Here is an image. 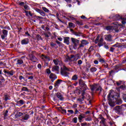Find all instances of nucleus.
<instances>
[{"instance_id": "1", "label": "nucleus", "mask_w": 126, "mask_h": 126, "mask_svg": "<svg viewBox=\"0 0 126 126\" xmlns=\"http://www.w3.org/2000/svg\"><path fill=\"white\" fill-rule=\"evenodd\" d=\"M108 100L109 101V105L111 107H115V104L117 105H121L123 103V100L122 99L118 98L117 96L112 95V93H109L107 95Z\"/></svg>"}, {"instance_id": "2", "label": "nucleus", "mask_w": 126, "mask_h": 126, "mask_svg": "<svg viewBox=\"0 0 126 126\" xmlns=\"http://www.w3.org/2000/svg\"><path fill=\"white\" fill-rule=\"evenodd\" d=\"M72 69L71 68H67L65 66H63V68H61V74L63 76H64L65 77H68V74L69 73L67 71H71Z\"/></svg>"}, {"instance_id": "3", "label": "nucleus", "mask_w": 126, "mask_h": 126, "mask_svg": "<svg viewBox=\"0 0 126 126\" xmlns=\"http://www.w3.org/2000/svg\"><path fill=\"white\" fill-rule=\"evenodd\" d=\"M113 24H114V25H116V26L117 27V29H114V27L113 26H107L105 28L106 30H113L115 31V32H119V28H120V26H122V24H119V23H118V22H115L113 23Z\"/></svg>"}, {"instance_id": "4", "label": "nucleus", "mask_w": 126, "mask_h": 126, "mask_svg": "<svg viewBox=\"0 0 126 126\" xmlns=\"http://www.w3.org/2000/svg\"><path fill=\"white\" fill-rule=\"evenodd\" d=\"M79 85L81 86V90L82 92H85L87 90V86L86 84L82 81V80H80L79 81Z\"/></svg>"}, {"instance_id": "5", "label": "nucleus", "mask_w": 126, "mask_h": 126, "mask_svg": "<svg viewBox=\"0 0 126 126\" xmlns=\"http://www.w3.org/2000/svg\"><path fill=\"white\" fill-rule=\"evenodd\" d=\"M98 119L101 120V121L99 122V126H108V125L106 122V119L104 118L102 115H99Z\"/></svg>"}, {"instance_id": "6", "label": "nucleus", "mask_w": 126, "mask_h": 126, "mask_svg": "<svg viewBox=\"0 0 126 126\" xmlns=\"http://www.w3.org/2000/svg\"><path fill=\"white\" fill-rule=\"evenodd\" d=\"M71 40L73 45V49L74 50H76V49H77V46H78V44H79V40L73 37H71Z\"/></svg>"}, {"instance_id": "7", "label": "nucleus", "mask_w": 126, "mask_h": 126, "mask_svg": "<svg viewBox=\"0 0 126 126\" xmlns=\"http://www.w3.org/2000/svg\"><path fill=\"white\" fill-rule=\"evenodd\" d=\"M91 89L92 91H94V90H95V91H99V92H101L102 91V88L101 87L99 86V85L94 84V85L91 86Z\"/></svg>"}, {"instance_id": "8", "label": "nucleus", "mask_w": 126, "mask_h": 126, "mask_svg": "<svg viewBox=\"0 0 126 126\" xmlns=\"http://www.w3.org/2000/svg\"><path fill=\"white\" fill-rule=\"evenodd\" d=\"M2 34L1 35V38L2 40H4L7 37L8 34V31L6 30H3L1 31Z\"/></svg>"}, {"instance_id": "9", "label": "nucleus", "mask_w": 126, "mask_h": 126, "mask_svg": "<svg viewBox=\"0 0 126 126\" xmlns=\"http://www.w3.org/2000/svg\"><path fill=\"white\" fill-rule=\"evenodd\" d=\"M85 96L89 97V94H86V93L85 92H82V97L78 98V101H79V102H82V101L84 100Z\"/></svg>"}, {"instance_id": "10", "label": "nucleus", "mask_w": 126, "mask_h": 126, "mask_svg": "<svg viewBox=\"0 0 126 126\" xmlns=\"http://www.w3.org/2000/svg\"><path fill=\"white\" fill-rule=\"evenodd\" d=\"M105 40L108 42H112L113 41V35L111 34H106L104 35Z\"/></svg>"}, {"instance_id": "11", "label": "nucleus", "mask_w": 126, "mask_h": 126, "mask_svg": "<svg viewBox=\"0 0 126 126\" xmlns=\"http://www.w3.org/2000/svg\"><path fill=\"white\" fill-rule=\"evenodd\" d=\"M75 58L74 55H71L70 57L69 56H66L64 62H72V61H74Z\"/></svg>"}, {"instance_id": "12", "label": "nucleus", "mask_w": 126, "mask_h": 126, "mask_svg": "<svg viewBox=\"0 0 126 126\" xmlns=\"http://www.w3.org/2000/svg\"><path fill=\"white\" fill-rule=\"evenodd\" d=\"M88 44H89V42L87 40L83 39L81 41V43L79 45V48H83V47L86 46V45H88Z\"/></svg>"}, {"instance_id": "13", "label": "nucleus", "mask_w": 126, "mask_h": 126, "mask_svg": "<svg viewBox=\"0 0 126 126\" xmlns=\"http://www.w3.org/2000/svg\"><path fill=\"white\" fill-rule=\"evenodd\" d=\"M57 77L56 75L54 73H51L49 76V78H50V79H51L52 82H53L54 81H55V80H56V79H57Z\"/></svg>"}, {"instance_id": "14", "label": "nucleus", "mask_w": 126, "mask_h": 126, "mask_svg": "<svg viewBox=\"0 0 126 126\" xmlns=\"http://www.w3.org/2000/svg\"><path fill=\"white\" fill-rule=\"evenodd\" d=\"M29 43V39L25 38L21 41V44L22 45H27Z\"/></svg>"}, {"instance_id": "15", "label": "nucleus", "mask_w": 126, "mask_h": 126, "mask_svg": "<svg viewBox=\"0 0 126 126\" xmlns=\"http://www.w3.org/2000/svg\"><path fill=\"white\" fill-rule=\"evenodd\" d=\"M29 118H30V116L28 114H25L22 116V119H21V121H27Z\"/></svg>"}, {"instance_id": "16", "label": "nucleus", "mask_w": 126, "mask_h": 126, "mask_svg": "<svg viewBox=\"0 0 126 126\" xmlns=\"http://www.w3.org/2000/svg\"><path fill=\"white\" fill-rule=\"evenodd\" d=\"M56 96L59 100H61V101H63V95H62V94L60 93H58L57 94H56Z\"/></svg>"}, {"instance_id": "17", "label": "nucleus", "mask_w": 126, "mask_h": 126, "mask_svg": "<svg viewBox=\"0 0 126 126\" xmlns=\"http://www.w3.org/2000/svg\"><path fill=\"white\" fill-rule=\"evenodd\" d=\"M29 57L32 62H33V63H36V62H37V58H35V56L33 55H30Z\"/></svg>"}, {"instance_id": "18", "label": "nucleus", "mask_w": 126, "mask_h": 126, "mask_svg": "<svg viewBox=\"0 0 126 126\" xmlns=\"http://www.w3.org/2000/svg\"><path fill=\"white\" fill-rule=\"evenodd\" d=\"M23 115H25V114L22 112H18L15 115V118L17 119V118H20V117L23 116Z\"/></svg>"}, {"instance_id": "19", "label": "nucleus", "mask_w": 126, "mask_h": 126, "mask_svg": "<svg viewBox=\"0 0 126 126\" xmlns=\"http://www.w3.org/2000/svg\"><path fill=\"white\" fill-rule=\"evenodd\" d=\"M85 114H81L80 115L78 116V120L79 121H80V122H81V121H82L83 119H85Z\"/></svg>"}, {"instance_id": "20", "label": "nucleus", "mask_w": 126, "mask_h": 126, "mask_svg": "<svg viewBox=\"0 0 126 126\" xmlns=\"http://www.w3.org/2000/svg\"><path fill=\"white\" fill-rule=\"evenodd\" d=\"M98 42H104V39L102 37L100 38V39L99 40V36H97L96 38L95 39V40L94 41V43L95 44L98 43Z\"/></svg>"}, {"instance_id": "21", "label": "nucleus", "mask_w": 126, "mask_h": 126, "mask_svg": "<svg viewBox=\"0 0 126 126\" xmlns=\"http://www.w3.org/2000/svg\"><path fill=\"white\" fill-rule=\"evenodd\" d=\"M60 69V67H59V66H53L52 68V70L53 71H59Z\"/></svg>"}, {"instance_id": "22", "label": "nucleus", "mask_w": 126, "mask_h": 126, "mask_svg": "<svg viewBox=\"0 0 126 126\" xmlns=\"http://www.w3.org/2000/svg\"><path fill=\"white\" fill-rule=\"evenodd\" d=\"M113 19H114V20H120V19H123V18L119 15H116L113 17Z\"/></svg>"}, {"instance_id": "23", "label": "nucleus", "mask_w": 126, "mask_h": 126, "mask_svg": "<svg viewBox=\"0 0 126 126\" xmlns=\"http://www.w3.org/2000/svg\"><path fill=\"white\" fill-rule=\"evenodd\" d=\"M114 109L115 110V111H117V112H122V107L121 106H116L114 108Z\"/></svg>"}, {"instance_id": "24", "label": "nucleus", "mask_w": 126, "mask_h": 126, "mask_svg": "<svg viewBox=\"0 0 126 126\" xmlns=\"http://www.w3.org/2000/svg\"><path fill=\"white\" fill-rule=\"evenodd\" d=\"M17 104L22 106V105H24V104H25V101L22 99H21L19 101H17Z\"/></svg>"}, {"instance_id": "25", "label": "nucleus", "mask_w": 126, "mask_h": 126, "mask_svg": "<svg viewBox=\"0 0 126 126\" xmlns=\"http://www.w3.org/2000/svg\"><path fill=\"white\" fill-rule=\"evenodd\" d=\"M64 43L67 45H69V37H67L64 38Z\"/></svg>"}, {"instance_id": "26", "label": "nucleus", "mask_w": 126, "mask_h": 126, "mask_svg": "<svg viewBox=\"0 0 126 126\" xmlns=\"http://www.w3.org/2000/svg\"><path fill=\"white\" fill-rule=\"evenodd\" d=\"M98 47H99V48L100 47H102V46H104V45H106V42H99L98 41Z\"/></svg>"}, {"instance_id": "27", "label": "nucleus", "mask_w": 126, "mask_h": 126, "mask_svg": "<svg viewBox=\"0 0 126 126\" xmlns=\"http://www.w3.org/2000/svg\"><path fill=\"white\" fill-rule=\"evenodd\" d=\"M59 109H60V111H61V112L62 113V114H64V115H65V114H66V110L63 109V107H59Z\"/></svg>"}, {"instance_id": "28", "label": "nucleus", "mask_w": 126, "mask_h": 126, "mask_svg": "<svg viewBox=\"0 0 126 126\" xmlns=\"http://www.w3.org/2000/svg\"><path fill=\"white\" fill-rule=\"evenodd\" d=\"M68 26H69V28H74V27H75V26L74 25V24L72 22L68 23Z\"/></svg>"}, {"instance_id": "29", "label": "nucleus", "mask_w": 126, "mask_h": 126, "mask_svg": "<svg viewBox=\"0 0 126 126\" xmlns=\"http://www.w3.org/2000/svg\"><path fill=\"white\" fill-rule=\"evenodd\" d=\"M62 80H57L56 84H55V87H57L59 86V85H60V84H61V82H62Z\"/></svg>"}, {"instance_id": "30", "label": "nucleus", "mask_w": 126, "mask_h": 126, "mask_svg": "<svg viewBox=\"0 0 126 126\" xmlns=\"http://www.w3.org/2000/svg\"><path fill=\"white\" fill-rule=\"evenodd\" d=\"M22 63H23V60L20 59L18 60L16 64L20 65V64H22Z\"/></svg>"}, {"instance_id": "31", "label": "nucleus", "mask_w": 126, "mask_h": 126, "mask_svg": "<svg viewBox=\"0 0 126 126\" xmlns=\"http://www.w3.org/2000/svg\"><path fill=\"white\" fill-rule=\"evenodd\" d=\"M27 68L28 71H31V70H32L33 68H34V67L33 66V65L28 66L27 67Z\"/></svg>"}, {"instance_id": "32", "label": "nucleus", "mask_w": 126, "mask_h": 126, "mask_svg": "<svg viewBox=\"0 0 126 126\" xmlns=\"http://www.w3.org/2000/svg\"><path fill=\"white\" fill-rule=\"evenodd\" d=\"M72 123H74V124H77V117H74L72 120Z\"/></svg>"}, {"instance_id": "33", "label": "nucleus", "mask_w": 126, "mask_h": 126, "mask_svg": "<svg viewBox=\"0 0 126 126\" xmlns=\"http://www.w3.org/2000/svg\"><path fill=\"white\" fill-rule=\"evenodd\" d=\"M81 92L82 93V91H81V88H80V89H77L76 90V93L79 95L80 94Z\"/></svg>"}, {"instance_id": "34", "label": "nucleus", "mask_w": 126, "mask_h": 126, "mask_svg": "<svg viewBox=\"0 0 126 126\" xmlns=\"http://www.w3.org/2000/svg\"><path fill=\"white\" fill-rule=\"evenodd\" d=\"M97 68L96 67H92L90 69V71L91 72H95V71H96Z\"/></svg>"}, {"instance_id": "35", "label": "nucleus", "mask_w": 126, "mask_h": 126, "mask_svg": "<svg viewBox=\"0 0 126 126\" xmlns=\"http://www.w3.org/2000/svg\"><path fill=\"white\" fill-rule=\"evenodd\" d=\"M39 13H40V14H41V15H42V16H46V13H45L44 11L42 10H39Z\"/></svg>"}, {"instance_id": "36", "label": "nucleus", "mask_w": 126, "mask_h": 126, "mask_svg": "<svg viewBox=\"0 0 126 126\" xmlns=\"http://www.w3.org/2000/svg\"><path fill=\"white\" fill-rule=\"evenodd\" d=\"M77 78H78V77H77V75H74L72 77V80H77Z\"/></svg>"}, {"instance_id": "37", "label": "nucleus", "mask_w": 126, "mask_h": 126, "mask_svg": "<svg viewBox=\"0 0 126 126\" xmlns=\"http://www.w3.org/2000/svg\"><path fill=\"white\" fill-rule=\"evenodd\" d=\"M42 10H44V11H45V12H49L50 10H49V9H48L47 8L45 7H42Z\"/></svg>"}, {"instance_id": "38", "label": "nucleus", "mask_w": 126, "mask_h": 126, "mask_svg": "<svg viewBox=\"0 0 126 126\" xmlns=\"http://www.w3.org/2000/svg\"><path fill=\"white\" fill-rule=\"evenodd\" d=\"M7 75L12 76V75H13V71H8L7 72Z\"/></svg>"}, {"instance_id": "39", "label": "nucleus", "mask_w": 126, "mask_h": 126, "mask_svg": "<svg viewBox=\"0 0 126 126\" xmlns=\"http://www.w3.org/2000/svg\"><path fill=\"white\" fill-rule=\"evenodd\" d=\"M36 40H38V41H39V40H41L42 39V37H41V35L37 34L36 36Z\"/></svg>"}, {"instance_id": "40", "label": "nucleus", "mask_w": 126, "mask_h": 126, "mask_svg": "<svg viewBox=\"0 0 126 126\" xmlns=\"http://www.w3.org/2000/svg\"><path fill=\"white\" fill-rule=\"evenodd\" d=\"M53 62L56 65H58V64H59V60L58 59L53 60Z\"/></svg>"}, {"instance_id": "41", "label": "nucleus", "mask_w": 126, "mask_h": 126, "mask_svg": "<svg viewBox=\"0 0 126 126\" xmlns=\"http://www.w3.org/2000/svg\"><path fill=\"white\" fill-rule=\"evenodd\" d=\"M85 121H87L88 122H91V121H92V118H91V117H88L85 119Z\"/></svg>"}, {"instance_id": "42", "label": "nucleus", "mask_w": 126, "mask_h": 126, "mask_svg": "<svg viewBox=\"0 0 126 126\" xmlns=\"http://www.w3.org/2000/svg\"><path fill=\"white\" fill-rule=\"evenodd\" d=\"M24 7L25 9H26V10H29L30 9V8H29V6H28V5H25Z\"/></svg>"}, {"instance_id": "43", "label": "nucleus", "mask_w": 126, "mask_h": 126, "mask_svg": "<svg viewBox=\"0 0 126 126\" xmlns=\"http://www.w3.org/2000/svg\"><path fill=\"white\" fill-rule=\"evenodd\" d=\"M22 91H28V89L27 88V87H23L22 88Z\"/></svg>"}, {"instance_id": "44", "label": "nucleus", "mask_w": 126, "mask_h": 126, "mask_svg": "<svg viewBox=\"0 0 126 126\" xmlns=\"http://www.w3.org/2000/svg\"><path fill=\"white\" fill-rule=\"evenodd\" d=\"M94 50V47L93 46H91L89 49V52H92Z\"/></svg>"}, {"instance_id": "45", "label": "nucleus", "mask_w": 126, "mask_h": 126, "mask_svg": "<svg viewBox=\"0 0 126 126\" xmlns=\"http://www.w3.org/2000/svg\"><path fill=\"white\" fill-rule=\"evenodd\" d=\"M123 98L124 101L126 102V94H123Z\"/></svg>"}, {"instance_id": "46", "label": "nucleus", "mask_w": 126, "mask_h": 126, "mask_svg": "<svg viewBox=\"0 0 126 126\" xmlns=\"http://www.w3.org/2000/svg\"><path fill=\"white\" fill-rule=\"evenodd\" d=\"M67 112H68V113H69L71 115H72V114L74 113V111H73V110H68Z\"/></svg>"}, {"instance_id": "47", "label": "nucleus", "mask_w": 126, "mask_h": 126, "mask_svg": "<svg viewBox=\"0 0 126 126\" xmlns=\"http://www.w3.org/2000/svg\"><path fill=\"white\" fill-rule=\"evenodd\" d=\"M123 19V20L122 21V24H126V18H125V19Z\"/></svg>"}, {"instance_id": "48", "label": "nucleus", "mask_w": 126, "mask_h": 126, "mask_svg": "<svg viewBox=\"0 0 126 126\" xmlns=\"http://www.w3.org/2000/svg\"><path fill=\"white\" fill-rule=\"evenodd\" d=\"M120 88H121V89H123V90H126V86L121 85V86H120Z\"/></svg>"}, {"instance_id": "49", "label": "nucleus", "mask_w": 126, "mask_h": 126, "mask_svg": "<svg viewBox=\"0 0 126 126\" xmlns=\"http://www.w3.org/2000/svg\"><path fill=\"white\" fill-rule=\"evenodd\" d=\"M76 24H78V25H82V22H81L79 21H77Z\"/></svg>"}, {"instance_id": "50", "label": "nucleus", "mask_w": 126, "mask_h": 126, "mask_svg": "<svg viewBox=\"0 0 126 126\" xmlns=\"http://www.w3.org/2000/svg\"><path fill=\"white\" fill-rule=\"evenodd\" d=\"M4 98H5V101H7V100H9V99L8 98V95H5Z\"/></svg>"}, {"instance_id": "51", "label": "nucleus", "mask_w": 126, "mask_h": 126, "mask_svg": "<svg viewBox=\"0 0 126 126\" xmlns=\"http://www.w3.org/2000/svg\"><path fill=\"white\" fill-rule=\"evenodd\" d=\"M87 126V123H83L81 124V126Z\"/></svg>"}, {"instance_id": "52", "label": "nucleus", "mask_w": 126, "mask_h": 126, "mask_svg": "<svg viewBox=\"0 0 126 126\" xmlns=\"http://www.w3.org/2000/svg\"><path fill=\"white\" fill-rule=\"evenodd\" d=\"M28 79H30V80H33L34 77H33L32 76L28 77Z\"/></svg>"}, {"instance_id": "53", "label": "nucleus", "mask_w": 126, "mask_h": 126, "mask_svg": "<svg viewBox=\"0 0 126 126\" xmlns=\"http://www.w3.org/2000/svg\"><path fill=\"white\" fill-rule=\"evenodd\" d=\"M37 67L39 69H41V68H42V65H41V64H40V63L38 64Z\"/></svg>"}, {"instance_id": "54", "label": "nucleus", "mask_w": 126, "mask_h": 126, "mask_svg": "<svg viewBox=\"0 0 126 126\" xmlns=\"http://www.w3.org/2000/svg\"><path fill=\"white\" fill-rule=\"evenodd\" d=\"M46 72L48 74H50V73H51V70H50V69H46Z\"/></svg>"}, {"instance_id": "55", "label": "nucleus", "mask_w": 126, "mask_h": 126, "mask_svg": "<svg viewBox=\"0 0 126 126\" xmlns=\"http://www.w3.org/2000/svg\"><path fill=\"white\" fill-rule=\"evenodd\" d=\"M8 113V110H6V112H5V113L4 114V117H7Z\"/></svg>"}, {"instance_id": "56", "label": "nucleus", "mask_w": 126, "mask_h": 126, "mask_svg": "<svg viewBox=\"0 0 126 126\" xmlns=\"http://www.w3.org/2000/svg\"><path fill=\"white\" fill-rule=\"evenodd\" d=\"M82 64V61L79 60L78 61V64L80 65Z\"/></svg>"}, {"instance_id": "57", "label": "nucleus", "mask_w": 126, "mask_h": 126, "mask_svg": "<svg viewBox=\"0 0 126 126\" xmlns=\"http://www.w3.org/2000/svg\"><path fill=\"white\" fill-rule=\"evenodd\" d=\"M116 83L118 86L120 85H122V82L121 81L117 82Z\"/></svg>"}, {"instance_id": "58", "label": "nucleus", "mask_w": 126, "mask_h": 126, "mask_svg": "<svg viewBox=\"0 0 126 126\" xmlns=\"http://www.w3.org/2000/svg\"><path fill=\"white\" fill-rule=\"evenodd\" d=\"M57 44L54 43V42H51V47H55V46H56Z\"/></svg>"}, {"instance_id": "59", "label": "nucleus", "mask_w": 126, "mask_h": 126, "mask_svg": "<svg viewBox=\"0 0 126 126\" xmlns=\"http://www.w3.org/2000/svg\"><path fill=\"white\" fill-rule=\"evenodd\" d=\"M78 113H79V112H78V110H77L76 109L75 110V112H74V114L75 115H77V114H78Z\"/></svg>"}, {"instance_id": "60", "label": "nucleus", "mask_w": 126, "mask_h": 126, "mask_svg": "<svg viewBox=\"0 0 126 126\" xmlns=\"http://www.w3.org/2000/svg\"><path fill=\"white\" fill-rule=\"evenodd\" d=\"M94 63L95 64H98V63H99V62H98V61H96V60L94 61Z\"/></svg>"}, {"instance_id": "61", "label": "nucleus", "mask_w": 126, "mask_h": 126, "mask_svg": "<svg viewBox=\"0 0 126 126\" xmlns=\"http://www.w3.org/2000/svg\"><path fill=\"white\" fill-rule=\"evenodd\" d=\"M115 50V48L113 47L110 48V52H112V53L114 52V50Z\"/></svg>"}, {"instance_id": "62", "label": "nucleus", "mask_w": 126, "mask_h": 126, "mask_svg": "<svg viewBox=\"0 0 126 126\" xmlns=\"http://www.w3.org/2000/svg\"><path fill=\"white\" fill-rule=\"evenodd\" d=\"M22 79H24V77H23V76H20L19 77V80H22Z\"/></svg>"}, {"instance_id": "63", "label": "nucleus", "mask_w": 126, "mask_h": 126, "mask_svg": "<svg viewBox=\"0 0 126 126\" xmlns=\"http://www.w3.org/2000/svg\"><path fill=\"white\" fill-rule=\"evenodd\" d=\"M58 40H59V41H63V38H62V37H58Z\"/></svg>"}, {"instance_id": "64", "label": "nucleus", "mask_w": 126, "mask_h": 126, "mask_svg": "<svg viewBox=\"0 0 126 126\" xmlns=\"http://www.w3.org/2000/svg\"><path fill=\"white\" fill-rule=\"evenodd\" d=\"M25 13H26V15L27 16H28V11L25 10Z\"/></svg>"}]
</instances>
